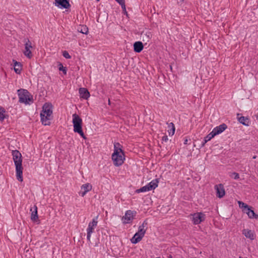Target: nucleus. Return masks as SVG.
Returning a JSON list of instances; mask_svg holds the SVG:
<instances>
[{
	"label": "nucleus",
	"mask_w": 258,
	"mask_h": 258,
	"mask_svg": "<svg viewBox=\"0 0 258 258\" xmlns=\"http://www.w3.org/2000/svg\"><path fill=\"white\" fill-rule=\"evenodd\" d=\"M66 41H67V39H68L67 37H65Z\"/></svg>",
	"instance_id": "nucleus-48"
},
{
	"label": "nucleus",
	"mask_w": 258,
	"mask_h": 258,
	"mask_svg": "<svg viewBox=\"0 0 258 258\" xmlns=\"http://www.w3.org/2000/svg\"><path fill=\"white\" fill-rule=\"evenodd\" d=\"M117 2L119 3V0H115Z\"/></svg>",
	"instance_id": "nucleus-46"
},
{
	"label": "nucleus",
	"mask_w": 258,
	"mask_h": 258,
	"mask_svg": "<svg viewBox=\"0 0 258 258\" xmlns=\"http://www.w3.org/2000/svg\"><path fill=\"white\" fill-rule=\"evenodd\" d=\"M5 109L3 107L0 106V121H3L5 118Z\"/></svg>",
	"instance_id": "nucleus-29"
},
{
	"label": "nucleus",
	"mask_w": 258,
	"mask_h": 258,
	"mask_svg": "<svg viewBox=\"0 0 258 258\" xmlns=\"http://www.w3.org/2000/svg\"><path fill=\"white\" fill-rule=\"evenodd\" d=\"M206 215L202 212H198L192 215V222L195 225H198L205 220Z\"/></svg>",
	"instance_id": "nucleus-7"
},
{
	"label": "nucleus",
	"mask_w": 258,
	"mask_h": 258,
	"mask_svg": "<svg viewBox=\"0 0 258 258\" xmlns=\"http://www.w3.org/2000/svg\"><path fill=\"white\" fill-rule=\"evenodd\" d=\"M137 212L136 211L127 210L125 212L124 216L122 218V221L124 224L131 223L134 217L136 216Z\"/></svg>",
	"instance_id": "nucleus-5"
},
{
	"label": "nucleus",
	"mask_w": 258,
	"mask_h": 258,
	"mask_svg": "<svg viewBox=\"0 0 258 258\" xmlns=\"http://www.w3.org/2000/svg\"><path fill=\"white\" fill-rule=\"evenodd\" d=\"M147 187V189L148 191L151 190L152 188L150 187L149 186H148V184H147L146 185H145Z\"/></svg>",
	"instance_id": "nucleus-40"
},
{
	"label": "nucleus",
	"mask_w": 258,
	"mask_h": 258,
	"mask_svg": "<svg viewBox=\"0 0 258 258\" xmlns=\"http://www.w3.org/2000/svg\"><path fill=\"white\" fill-rule=\"evenodd\" d=\"M78 133L84 139H86V137L83 132L82 128L74 132Z\"/></svg>",
	"instance_id": "nucleus-33"
},
{
	"label": "nucleus",
	"mask_w": 258,
	"mask_h": 258,
	"mask_svg": "<svg viewBox=\"0 0 258 258\" xmlns=\"http://www.w3.org/2000/svg\"><path fill=\"white\" fill-rule=\"evenodd\" d=\"M17 92L19 102L27 104H30V102H33L32 96L27 90L21 89L18 90Z\"/></svg>",
	"instance_id": "nucleus-3"
},
{
	"label": "nucleus",
	"mask_w": 258,
	"mask_h": 258,
	"mask_svg": "<svg viewBox=\"0 0 258 258\" xmlns=\"http://www.w3.org/2000/svg\"><path fill=\"white\" fill-rule=\"evenodd\" d=\"M14 61V69L16 73L18 74H20L22 71V64L20 62H17L15 60H13Z\"/></svg>",
	"instance_id": "nucleus-19"
},
{
	"label": "nucleus",
	"mask_w": 258,
	"mask_h": 258,
	"mask_svg": "<svg viewBox=\"0 0 258 258\" xmlns=\"http://www.w3.org/2000/svg\"><path fill=\"white\" fill-rule=\"evenodd\" d=\"M123 11L124 14H126V15H127V12L126 11V9H125V10H123Z\"/></svg>",
	"instance_id": "nucleus-43"
},
{
	"label": "nucleus",
	"mask_w": 258,
	"mask_h": 258,
	"mask_svg": "<svg viewBox=\"0 0 258 258\" xmlns=\"http://www.w3.org/2000/svg\"><path fill=\"white\" fill-rule=\"evenodd\" d=\"M55 2L56 6L61 9L64 8V0H55Z\"/></svg>",
	"instance_id": "nucleus-26"
},
{
	"label": "nucleus",
	"mask_w": 258,
	"mask_h": 258,
	"mask_svg": "<svg viewBox=\"0 0 258 258\" xmlns=\"http://www.w3.org/2000/svg\"><path fill=\"white\" fill-rule=\"evenodd\" d=\"M168 140V138L167 135H164L162 138V141L163 142H167Z\"/></svg>",
	"instance_id": "nucleus-38"
},
{
	"label": "nucleus",
	"mask_w": 258,
	"mask_h": 258,
	"mask_svg": "<svg viewBox=\"0 0 258 258\" xmlns=\"http://www.w3.org/2000/svg\"><path fill=\"white\" fill-rule=\"evenodd\" d=\"M100 0H96L97 2H99Z\"/></svg>",
	"instance_id": "nucleus-49"
},
{
	"label": "nucleus",
	"mask_w": 258,
	"mask_h": 258,
	"mask_svg": "<svg viewBox=\"0 0 258 258\" xmlns=\"http://www.w3.org/2000/svg\"><path fill=\"white\" fill-rule=\"evenodd\" d=\"M242 234L248 238H249L251 240H253L254 238V236L253 233L252 232L251 230L248 229H244L242 230Z\"/></svg>",
	"instance_id": "nucleus-16"
},
{
	"label": "nucleus",
	"mask_w": 258,
	"mask_h": 258,
	"mask_svg": "<svg viewBox=\"0 0 258 258\" xmlns=\"http://www.w3.org/2000/svg\"><path fill=\"white\" fill-rule=\"evenodd\" d=\"M147 225L148 222H147L146 220H145L143 222L142 224L139 226L138 232L140 233L141 234L144 235L146 231V229H145V228L147 227Z\"/></svg>",
	"instance_id": "nucleus-18"
},
{
	"label": "nucleus",
	"mask_w": 258,
	"mask_h": 258,
	"mask_svg": "<svg viewBox=\"0 0 258 258\" xmlns=\"http://www.w3.org/2000/svg\"><path fill=\"white\" fill-rule=\"evenodd\" d=\"M113 153L122 154H124L123 150H122V146L119 143H114V150Z\"/></svg>",
	"instance_id": "nucleus-15"
},
{
	"label": "nucleus",
	"mask_w": 258,
	"mask_h": 258,
	"mask_svg": "<svg viewBox=\"0 0 258 258\" xmlns=\"http://www.w3.org/2000/svg\"><path fill=\"white\" fill-rule=\"evenodd\" d=\"M111 159L114 165L116 167H118L121 166L125 160V155L124 154H122L121 153H112L111 155Z\"/></svg>",
	"instance_id": "nucleus-4"
},
{
	"label": "nucleus",
	"mask_w": 258,
	"mask_h": 258,
	"mask_svg": "<svg viewBox=\"0 0 258 258\" xmlns=\"http://www.w3.org/2000/svg\"><path fill=\"white\" fill-rule=\"evenodd\" d=\"M133 47L135 52L140 53L143 50L144 45L141 41H136L134 43Z\"/></svg>",
	"instance_id": "nucleus-13"
},
{
	"label": "nucleus",
	"mask_w": 258,
	"mask_h": 258,
	"mask_svg": "<svg viewBox=\"0 0 258 258\" xmlns=\"http://www.w3.org/2000/svg\"><path fill=\"white\" fill-rule=\"evenodd\" d=\"M94 227L91 226L90 225H88V227L87 229V239L89 241H90L91 235L94 231Z\"/></svg>",
	"instance_id": "nucleus-24"
},
{
	"label": "nucleus",
	"mask_w": 258,
	"mask_h": 258,
	"mask_svg": "<svg viewBox=\"0 0 258 258\" xmlns=\"http://www.w3.org/2000/svg\"><path fill=\"white\" fill-rule=\"evenodd\" d=\"M30 211H31V219L33 221H35L38 218L37 206L34 205V207L30 209Z\"/></svg>",
	"instance_id": "nucleus-17"
},
{
	"label": "nucleus",
	"mask_w": 258,
	"mask_h": 258,
	"mask_svg": "<svg viewBox=\"0 0 258 258\" xmlns=\"http://www.w3.org/2000/svg\"><path fill=\"white\" fill-rule=\"evenodd\" d=\"M65 72H66V74H67V69H66Z\"/></svg>",
	"instance_id": "nucleus-47"
},
{
	"label": "nucleus",
	"mask_w": 258,
	"mask_h": 258,
	"mask_svg": "<svg viewBox=\"0 0 258 258\" xmlns=\"http://www.w3.org/2000/svg\"><path fill=\"white\" fill-rule=\"evenodd\" d=\"M13 159L16 166V177L20 182L23 181V167L21 153L17 150H13L12 152Z\"/></svg>",
	"instance_id": "nucleus-1"
},
{
	"label": "nucleus",
	"mask_w": 258,
	"mask_h": 258,
	"mask_svg": "<svg viewBox=\"0 0 258 258\" xmlns=\"http://www.w3.org/2000/svg\"><path fill=\"white\" fill-rule=\"evenodd\" d=\"M77 30L78 32L84 34H87L88 33V28L86 25H79L78 27Z\"/></svg>",
	"instance_id": "nucleus-21"
},
{
	"label": "nucleus",
	"mask_w": 258,
	"mask_h": 258,
	"mask_svg": "<svg viewBox=\"0 0 258 258\" xmlns=\"http://www.w3.org/2000/svg\"><path fill=\"white\" fill-rule=\"evenodd\" d=\"M156 258H160V257H156Z\"/></svg>",
	"instance_id": "nucleus-50"
},
{
	"label": "nucleus",
	"mask_w": 258,
	"mask_h": 258,
	"mask_svg": "<svg viewBox=\"0 0 258 258\" xmlns=\"http://www.w3.org/2000/svg\"><path fill=\"white\" fill-rule=\"evenodd\" d=\"M79 93L81 98L88 99L90 94L88 90L85 88H80L79 90Z\"/></svg>",
	"instance_id": "nucleus-11"
},
{
	"label": "nucleus",
	"mask_w": 258,
	"mask_h": 258,
	"mask_svg": "<svg viewBox=\"0 0 258 258\" xmlns=\"http://www.w3.org/2000/svg\"><path fill=\"white\" fill-rule=\"evenodd\" d=\"M169 127H171V129L168 131L169 136H173L174 134L175 128L173 123L170 122L168 125Z\"/></svg>",
	"instance_id": "nucleus-28"
},
{
	"label": "nucleus",
	"mask_w": 258,
	"mask_h": 258,
	"mask_svg": "<svg viewBox=\"0 0 258 258\" xmlns=\"http://www.w3.org/2000/svg\"><path fill=\"white\" fill-rule=\"evenodd\" d=\"M52 113V105L49 103H45L43 106V110L40 113L41 121L45 125H49L50 120L51 118Z\"/></svg>",
	"instance_id": "nucleus-2"
},
{
	"label": "nucleus",
	"mask_w": 258,
	"mask_h": 258,
	"mask_svg": "<svg viewBox=\"0 0 258 258\" xmlns=\"http://www.w3.org/2000/svg\"><path fill=\"white\" fill-rule=\"evenodd\" d=\"M232 174L234 175L233 178L234 179H238L239 178V174L236 172L232 173Z\"/></svg>",
	"instance_id": "nucleus-37"
},
{
	"label": "nucleus",
	"mask_w": 258,
	"mask_h": 258,
	"mask_svg": "<svg viewBox=\"0 0 258 258\" xmlns=\"http://www.w3.org/2000/svg\"><path fill=\"white\" fill-rule=\"evenodd\" d=\"M73 123L74 132L82 128V119L76 113L73 115Z\"/></svg>",
	"instance_id": "nucleus-6"
},
{
	"label": "nucleus",
	"mask_w": 258,
	"mask_h": 258,
	"mask_svg": "<svg viewBox=\"0 0 258 258\" xmlns=\"http://www.w3.org/2000/svg\"><path fill=\"white\" fill-rule=\"evenodd\" d=\"M159 179L156 178L152 180L150 182H149L148 184L150 187L152 188V189H155L159 183Z\"/></svg>",
	"instance_id": "nucleus-23"
},
{
	"label": "nucleus",
	"mask_w": 258,
	"mask_h": 258,
	"mask_svg": "<svg viewBox=\"0 0 258 258\" xmlns=\"http://www.w3.org/2000/svg\"><path fill=\"white\" fill-rule=\"evenodd\" d=\"M215 136L213 135V134L211 132L209 133L208 135H207L204 139L203 141L202 142V143L201 146V148L204 147L206 143H207L209 141L211 140L213 138H214Z\"/></svg>",
	"instance_id": "nucleus-22"
},
{
	"label": "nucleus",
	"mask_w": 258,
	"mask_h": 258,
	"mask_svg": "<svg viewBox=\"0 0 258 258\" xmlns=\"http://www.w3.org/2000/svg\"><path fill=\"white\" fill-rule=\"evenodd\" d=\"M188 140L187 139H185L184 141V144L186 145L187 144Z\"/></svg>",
	"instance_id": "nucleus-41"
},
{
	"label": "nucleus",
	"mask_w": 258,
	"mask_h": 258,
	"mask_svg": "<svg viewBox=\"0 0 258 258\" xmlns=\"http://www.w3.org/2000/svg\"><path fill=\"white\" fill-rule=\"evenodd\" d=\"M92 189V185L89 183L83 184L81 186V190L79 192V195L84 197L86 194Z\"/></svg>",
	"instance_id": "nucleus-10"
},
{
	"label": "nucleus",
	"mask_w": 258,
	"mask_h": 258,
	"mask_svg": "<svg viewBox=\"0 0 258 258\" xmlns=\"http://www.w3.org/2000/svg\"><path fill=\"white\" fill-rule=\"evenodd\" d=\"M70 36H71L73 38L75 37V36L73 34H71Z\"/></svg>",
	"instance_id": "nucleus-44"
},
{
	"label": "nucleus",
	"mask_w": 258,
	"mask_h": 258,
	"mask_svg": "<svg viewBox=\"0 0 258 258\" xmlns=\"http://www.w3.org/2000/svg\"><path fill=\"white\" fill-rule=\"evenodd\" d=\"M146 191H148L147 189V187L146 186H144L142 187H141L139 189H137L135 192L136 193H140V192H146Z\"/></svg>",
	"instance_id": "nucleus-32"
},
{
	"label": "nucleus",
	"mask_w": 258,
	"mask_h": 258,
	"mask_svg": "<svg viewBox=\"0 0 258 258\" xmlns=\"http://www.w3.org/2000/svg\"><path fill=\"white\" fill-rule=\"evenodd\" d=\"M108 104H110V99H108Z\"/></svg>",
	"instance_id": "nucleus-45"
},
{
	"label": "nucleus",
	"mask_w": 258,
	"mask_h": 258,
	"mask_svg": "<svg viewBox=\"0 0 258 258\" xmlns=\"http://www.w3.org/2000/svg\"><path fill=\"white\" fill-rule=\"evenodd\" d=\"M239 122L242 124L244 125L245 126H248L249 123V119L247 117H244V116H241L240 117H238V119Z\"/></svg>",
	"instance_id": "nucleus-20"
},
{
	"label": "nucleus",
	"mask_w": 258,
	"mask_h": 258,
	"mask_svg": "<svg viewBox=\"0 0 258 258\" xmlns=\"http://www.w3.org/2000/svg\"><path fill=\"white\" fill-rule=\"evenodd\" d=\"M238 204L239 208L242 209V211L243 213H244L246 211V210L248 209V208L249 207V206H248V205L243 203L242 201H238Z\"/></svg>",
	"instance_id": "nucleus-25"
},
{
	"label": "nucleus",
	"mask_w": 258,
	"mask_h": 258,
	"mask_svg": "<svg viewBox=\"0 0 258 258\" xmlns=\"http://www.w3.org/2000/svg\"><path fill=\"white\" fill-rule=\"evenodd\" d=\"M119 5H120L121 8L122 9L123 11L125 10V1L124 0H119V3H118Z\"/></svg>",
	"instance_id": "nucleus-35"
},
{
	"label": "nucleus",
	"mask_w": 258,
	"mask_h": 258,
	"mask_svg": "<svg viewBox=\"0 0 258 258\" xmlns=\"http://www.w3.org/2000/svg\"><path fill=\"white\" fill-rule=\"evenodd\" d=\"M71 58V56L70 55L68 51H66V58L69 59Z\"/></svg>",
	"instance_id": "nucleus-39"
},
{
	"label": "nucleus",
	"mask_w": 258,
	"mask_h": 258,
	"mask_svg": "<svg viewBox=\"0 0 258 258\" xmlns=\"http://www.w3.org/2000/svg\"><path fill=\"white\" fill-rule=\"evenodd\" d=\"M215 189L216 191V196L219 198H223L225 195V191L224 186L220 183L215 185Z\"/></svg>",
	"instance_id": "nucleus-8"
},
{
	"label": "nucleus",
	"mask_w": 258,
	"mask_h": 258,
	"mask_svg": "<svg viewBox=\"0 0 258 258\" xmlns=\"http://www.w3.org/2000/svg\"><path fill=\"white\" fill-rule=\"evenodd\" d=\"M244 213L246 214L250 219H258V215L255 213L251 206H249Z\"/></svg>",
	"instance_id": "nucleus-12"
},
{
	"label": "nucleus",
	"mask_w": 258,
	"mask_h": 258,
	"mask_svg": "<svg viewBox=\"0 0 258 258\" xmlns=\"http://www.w3.org/2000/svg\"><path fill=\"white\" fill-rule=\"evenodd\" d=\"M23 53L28 58H31L33 56L31 51L30 49H28V48H25V50Z\"/></svg>",
	"instance_id": "nucleus-30"
},
{
	"label": "nucleus",
	"mask_w": 258,
	"mask_h": 258,
	"mask_svg": "<svg viewBox=\"0 0 258 258\" xmlns=\"http://www.w3.org/2000/svg\"><path fill=\"white\" fill-rule=\"evenodd\" d=\"M70 7V0H66V12H68Z\"/></svg>",
	"instance_id": "nucleus-36"
},
{
	"label": "nucleus",
	"mask_w": 258,
	"mask_h": 258,
	"mask_svg": "<svg viewBox=\"0 0 258 258\" xmlns=\"http://www.w3.org/2000/svg\"><path fill=\"white\" fill-rule=\"evenodd\" d=\"M61 53H62V55L63 57H64V54H65V53H64V51H61Z\"/></svg>",
	"instance_id": "nucleus-42"
},
{
	"label": "nucleus",
	"mask_w": 258,
	"mask_h": 258,
	"mask_svg": "<svg viewBox=\"0 0 258 258\" xmlns=\"http://www.w3.org/2000/svg\"><path fill=\"white\" fill-rule=\"evenodd\" d=\"M227 127V126L225 123H222L219 126L214 128L211 132L214 136L219 135L225 131Z\"/></svg>",
	"instance_id": "nucleus-9"
},
{
	"label": "nucleus",
	"mask_w": 258,
	"mask_h": 258,
	"mask_svg": "<svg viewBox=\"0 0 258 258\" xmlns=\"http://www.w3.org/2000/svg\"><path fill=\"white\" fill-rule=\"evenodd\" d=\"M144 236V235L141 234L140 233H138V232H136L134 236L131 238V242L133 244H136L140 242L143 237Z\"/></svg>",
	"instance_id": "nucleus-14"
},
{
	"label": "nucleus",
	"mask_w": 258,
	"mask_h": 258,
	"mask_svg": "<svg viewBox=\"0 0 258 258\" xmlns=\"http://www.w3.org/2000/svg\"><path fill=\"white\" fill-rule=\"evenodd\" d=\"M57 67L58 70L62 71V73L64 74V67L63 66L62 64L59 62H57Z\"/></svg>",
	"instance_id": "nucleus-34"
},
{
	"label": "nucleus",
	"mask_w": 258,
	"mask_h": 258,
	"mask_svg": "<svg viewBox=\"0 0 258 258\" xmlns=\"http://www.w3.org/2000/svg\"><path fill=\"white\" fill-rule=\"evenodd\" d=\"M24 42H25V48L30 49L32 48V42L28 38H25Z\"/></svg>",
	"instance_id": "nucleus-27"
},
{
	"label": "nucleus",
	"mask_w": 258,
	"mask_h": 258,
	"mask_svg": "<svg viewBox=\"0 0 258 258\" xmlns=\"http://www.w3.org/2000/svg\"><path fill=\"white\" fill-rule=\"evenodd\" d=\"M97 218L98 216H96V217L94 218L92 221V222H90L88 225H90L91 226L93 227H96L97 225Z\"/></svg>",
	"instance_id": "nucleus-31"
}]
</instances>
